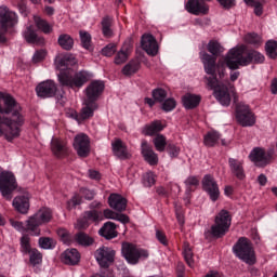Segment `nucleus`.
I'll return each mask as SVG.
<instances>
[{
	"mask_svg": "<svg viewBox=\"0 0 277 277\" xmlns=\"http://www.w3.org/2000/svg\"><path fill=\"white\" fill-rule=\"evenodd\" d=\"M51 150L53 155L58 159H64V157L68 155V147L66 146V142L60 138H52Z\"/></svg>",
	"mask_w": 277,
	"mask_h": 277,
	"instance_id": "22",
	"label": "nucleus"
},
{
	"mask_svg": "<svg viewBox=\"0 0 277 277\" xmlns=\"http://www.w3.org/2000/svg\"><path fill=\"white\" fill-rule=\"evenodd\" d=\"M98 235H101V237H105V239H115V237H118V232H116V223L106 222L98 230Z\"/></svg>",
	"mask_w": 277,
	"mask_h": 277,
	"instance_id": "28",
	"label": "nucleus"
},
{
	"mask_svg": "<svg viewBox=\"0 0 277 277\" xmlns=\"http://www.w3.org/2000/svg\"><path fill=\"white\" fill-rule=\"evenodd\" d=\"M45 57H47V51L39 50L34 54L32 62H34V64H38V63L42 62V60H44Z\"/></svg>",
	"mask_w": 277,
	"mask_h": 277,
	"instance_id": "58",
	"label": "nucleus"
},
{
	"mask_svg": "<svg viewBox=\"0 0 277 277\" xmlns=\"http://www.w3.org/2000/svg\"><path fill=\"white\" fill-rule=\"evenodd\" d=\"M113 24H114V19H111V17L109 16H105L102 19V31L105 38H111V36H114V30H111Z\"/></svg>",
	"mask_w": 277,
	"mask_h": 277,
	"instance_id": "36",
	"label": "nucleus"
},
{
	"mask_svg": "<svg viewBox=\"0 0 277 277\" xmlns=\"http://www.w3.org/2000/svg\"><path fill=\"white\" fill-rule=\"evenodd\" d=\"M220 142V134L217 131H210L205 135L203 144L205 146H208L209 148H212Z\"/></svg>",
	"mask_w": 277,
	"mask_h": 277,
	"instance_id": "37",
	"label": "nucleus"
},
{
	"mask_svg": "<svg viewBox=\"0 0 277 277\" xmlns=\"http://www.w3.org/2000/svg\"><path fill=\"white\" fill-rule=\"evenodd\" d=\"M141 47L147 55L155 57L159 53V44H157V39L153 35H143L141 39Z\"/></svg>",
	"mask_w": 277,
	"mask_h": 277,
	"instance_id": "17",
	"label": "nucleus"
},
{
	"mask_svg": "<svg viewBox=\"0 0 277 277\" xmlns=\"http://www.w3.org/2000/svg\"><path fill=\"white\" fill-rule=\"evenodd\" d=\"M114 256L116 251L108 247H101L95 251V259L102 267H109V264L114 263Z\"/></svg>",
	"mask_w": 277,
	"mask_h": 277,
	"instance_id": "14",
	"label": "nucleus"
},
{
	"mask_svg": "<svg viewBox=\"0 0 277 277\" xmlns=\"http://www.w3.org/2000/svg\"><path fill=\"white\" fill-rule=\"evenodd\" d=\"M83 107L79 115H76V120H88L94 116V111L98 109L96 102H91L90 100H84Z\"/></svg>",
	"mask_w": 277,
	"mask_h": 277,
	"instance_id": "21",
	"label": "nucleus"
},
{
	"mask_svg": "<svg viewBox=\"0 0 277 277\" xmlns=\"http://www.w3.org/2000/svg\"><path fill=\"white\" fill-rule=\"evenodd\" d=\"M155 184V173L147 172L143 175V185L145 187H153Z\"/></svg>",
	"mask_w": 277,
	"mask_h": 277,
	"instance_id": "52",
	"label": "nucleus"
},
{
	"mask_svg": "<svg viewBox=\"0 0 277 277\" xmlns=\"http://www.w3.org/2000/svg\"><path fill=\"white\" fill-rule=\"evenodd\" d=\"M92 78V75L88 71H79L74 76L68 72H61L58 75V81L61 84L66 85L67 88H82L84 83H88V80Z\"/></svg>",
	"mask_w": 277,
	"mask_h": 277,
	"instance_id": "6",
	"label": "nucleus"
},
{
	"mask_svg": "<svg viewBox=\"0 0 277 277\" xmlns=\"http://www.w3.org/2000/svg\"><path fill=\"white\" fill-rule=\"evenodd\" d=\"M232 221L230 212H228V210H221L215 216V223L211 226L210 233L212 237H216V239L224 237L230 228Z\"/></svg>",
	"mask_w": 277,
	"mask_h": 277,
	"instance_id": "5",
	"label": "nucleus"
},
{
	"mask_svg": "<svg viewBox=\"0 0 277 277\" xmlns=\"http://www.w3.org/2000/svg\"><path fill=\"white\" fill-rule=\"evenodd\" d=\"M164 127L163 123H161V121L156 120L154 122H151L150 124H147L144 127L143 133L144 135H155L161 131H163Z\"/></svg>",
	"mask_w": 277,
	"mask_h": 277,
	"instance_id": "32",
	"label": "nucleus"
},
{
	"mask_svg": "<svg viewBox=\"0 0 277 277\" xmlns=\"http://www.w3.org/2000/svg\"><path fill=\"white\" fill-rule=\"evenodd\" d=\"M186 10L189 14L200 16V14H209V4L201 2V0H188L186 3Z\"/></svg>",
	"mask_w": 277,
	"mask_h": 277,
	"instance_id": "20",
	"label": "nucleus"
},
{
	"mask_svg": "<svg viewBox=\"0 0 277 277\" xmlns=\"http://www.w3.org/2000/svg\"><path fill=\"white\" fill-rule=\"evenodd\" d=\"M154 146L158 153H163L166 150V146H168V141L163 134H158L153 140Z\"/></svg>",
	"mask_w": 277,
	"mask_h": 277,
	"instance_id": "41",
	"label": "nucleus"
},
{
	"mask_svg": "<svg viewBox=\"0 0 277 277\" xmlns=\"http://www.w3.org/2000/svg\"><path fill=\"white\" fill-rule=\"evenodd\" d=\"M13 207L18 213L26 214L29 211V196L21 195L14 198Z\"/></svg>",
	"mask_w": 277,
	"mask_h": 277,
	"instance_id": "26",
	"label": "nucleus"
},
{
	"mask_svg": "<svg viewBox=\"0 0 277 277\" xmlns=\"http://www.w3.org/2000/svg\"><path fill=\"white\" fill-rule=\"evenodd\" d=\"M90 226V221L85 217V215L83 214L82 219H79L77 221V228L79 230H85V228H89Z\"/></svg>",
	"mask_w": 277,
	"mask_h": 277,
	"instance_id": "60",
	"label": "nucleus"
},
{
	"mask_svg": "<svg viewBox=\"0 0 277 277\" xmlns=\"http://www.w3.org/2000/svg\"><path fill=\"white\" fill-rule=\"evenodd\" d=\"M266 54L271 57V60H276L277 57V41L269 40L265 44Z\"/></svg>",
	"mask_w": 277,
	"mask_h": 277,
	"instance_id": "43",
	"label": "nucleus"
},
{
	"mask_svg": "<svg viewBox=\"0 0 277 277\" xmlns=\"http://www.w3.org/2000/svg\"><path fill=\"white\" fill-rule=\"evenodd\" d=\"M185 109H194L200 105V96L187 93L182 97Z\"/></svg>",
	"mask_w": 277,
	"mask_h": 277,
	"instance_id": "30",
	"label": "nucleus"
},
{
	"mask_svg": "<svg viewBox=\"0 0 277 277\" xmlns=\"http://www.w3.org/2000/svg\"><path fill=\"white\" fill-rule=\"evenodd\" d=\"M108 205L110 209L119 211V213L127 211V199L119 194H110Z\"/></svg>",
	"mask_w": 277,
	"mask_h": 277,
	"instance_id": "23",
	"label": "nucleus"
},
{
	"mask_svg": "<svg viewBox=\"0 0 277 277\" xmlns=\"http://www.w3.org/2000/svg\"><path fill=\"white\" fill-rule=\"evenodd\" d=\"M184 259L189 267H194V252L189 245L184 246Z\"/></svg>",
	"mask_w": 277,
	"mask_h": 277,
	"instance_id": "48",
	"label": "nucleus"
},
{
	"mask_svg": "<svg viewBox=\"0 0 277 277\" xmlns=\"http://www.w3.org/2000/svg\"><path fill=\"white\" fill-rule=\"evenodd\" d=\"M80 194L84 197V200H94V196H96L94 190H90L88 188H80Z\"/></svg>",
	"mask_w": 277,
	"mask_h": 277,
	"instance_id": "59",
	"label": "nucleus"
},
{
	"mask_svg": "<svg viewBox=\"0 0 277 277\" xmlns=\"http://www.w3.org/2000/svg\"><path fill=\"white\" fill-rule=\"evenodd\" d=\"M18 23V17L14 11H10L8 6H0V29L8 31Z\"/></svg>",
	"mask_w": 277,
	"mask_h": 277,
	"instance_id": "11",
	"label": "nucleus"
},
{
	"mask_svg": "<svg viewBox=\"0 0 277 277\" xmlns=\"http://www.w3.org/2000/svg\"><path fill=\"white\" fill-rule=\"evenodd\" d=\"M21 252H23V254H29V252H31V238L29 237V235H24L21 238Z\"/></svg>",
	"mask_w": 277,
	"mask_h": 277,
	"instance_id": "42",
	"label": "nucleus"
},
{
	"mask_svg": "<svg viewBox=\"0 0 277 277\" xmlns=\"http://www.w3.org/2000/svg\"><path fill=\"white\" fill-rule=\"evenodd\" d=\"M208 51L201 54V60L203 64L205 71L207 75L205 77L206 85L209 90L214 91V96L225 107L230 105V94L228 93V87L224 82V77H226V66L222 62H217V55L224 53V48L217 41H210L208 43ZM213 55V56H212Z\"/></svg>",
	"mask_w": 277,
	"mask_h": 277,
	"instance_id": "1",
	"label": "nucleus"
},
{
	"mask_svg": "<svg viewBox=\"0 0 277 277\" xmlns=\"http://www.w3.org/2000/svg\"><path fill=\"white\" fill-rule=\"evenodd\" d=\"M263 64L265 56L254 50L246 51V45L229 50L225 57V64L229 70H237L239 66H249V64Z\"/></svg>",
	"mask_w": 277,
	"mask_h": 277,
	"instance_id": "3",
	"label": "nucleus"
},
{
	"mask_svg": "<svg viewBox=\"0 0 277 277\" xmlns=\"http://www.w3.org/2000/svg\"><path fill=\"white\" fill-rule=\"evenodd\" d=\"M79 34L83 49L90 50V47H92V36L85 30H80Z\"/></svg>",
	"mask_w": 277,
	"mask_h": 277,
	"instance_id": "47",
	"label": "nucleus"
},
{
	"mask_svg": "<svg viewBox=\"0 0 277 277\" xmlns=\"http://www.w3.org/2000/svg\"><path fill=\"white\" fill-rule=\"evenodd\" d=\"M141 154L149 166H157L159 163V156L153 149V145L148 144L146 140H143L141 143Z\"/></svg>",
	"mask_w": 277,
	"mask_h": 277,
	"instance_id": "18",
	"label": "nucleus"
},
{
	"mask_svg": "<svg viewBox=\"0 0 277 277\" xmlns=\"http://www.w3.org/2000/svg\"><path fill=\"white\" fill-rule=\"evenodd\" d=\"M76 240L80 246L90 247L94 243V238L90 237V235L80 232L76 235Z\"/></svg>",
	"mask_w": 277,
	"mask_h": 277,
	"instance_id": "40",
	"label": "nucleus"
},
{
	"mask_svg": "<svg viewBox=\"0 0 277 277\" xmlns=\"http://www.w3.org/2000/svg\"><path fill=\"white\" fill-rule=\"evenodd\" d=\"M28 254H30L29 261L32 265H40L42 263V253L38 249H32Z\"/></svg>",
	"mask_w": 277,
	"mask_h": 277,
	"instance_id": "49",
	"label": "nucleus"
},
{
	"mask_svg": "<svg viewBox=\"0 0 277 277\" xmlns=\"http://www.w3.org/2000/svg\"><path fill=\"white\" fill-rule=\"evenodd\" d=\"M113 155L117 157V159H121L122 161L127 159H131V153H129V148L127 144L122 142L120 138H115L111 142Z\"/></svg>",
	"mask_w": 277,
	"mask_h": 277,
	"instance_id": "19",
	"label": "nucleus"
},
{
	"mask_svg": "<svg viewBox=\"0 0 277 277\" xmlns=\"http://www.w3.org/2000/svg\"><path fill=\"white\" fill-rule=\"evenodd\" d=\"M60 66L68 68L69 66H75L77 64V58L72 54H65L58 61Z\"/></svg>",
	"mask_w": 277,
	"mask_h": 277,
	"instance_id": "44",
	"label": "nucleus"
},
{
	"mask_svg": "<svg viewBox=\"0 0 277 277\" xmlns=\"http://www.w3.org/2000/svg\"><path fill=\"white\" fill-rule=\"evenodd\" d=\"M156 239L162 243V246H168V238L166 237V233L157 229L156 230Z\"/></svg>",
	"mask_w": 277,
	"mask_h": 277,
	"instance_id": "62",
	"label": "nucleus"
},
{
	"mask_svg": "<svg viewBox=\"0 0 277 277\" xmlns=\"http://www.w3.org/2000/svg\"><path fill=\"white\" fill-rule=\"evenodd\" d=\"M58 44L64 49V51H71L72 47H75V40L70 35L63 34L58 37Z\"/></svg>",
	"mask_w": 277,
	"mask_h": 277,
	"instance_id": "34",
	"label": "nucleus"
},
{
	"mask_svg": "<svg viewBox=\"0 0 277 277\" xmlns=\"http://www.w3.org/2000/svg\"><path fill=\"white\" fill-rule=\"evenodd\" d=\"M39 246L43 250H53L55 248V240L49 237L39 238Z\"/></svg>",
	"mask_w": 277,
	"mask_h": 277,
	"instance_id": "46",
	"label": "nucleus"
},
{
	"mask_svg": "<svg viewBox=\"0 0 277 277\" xmlns=\"http://www.w3.org/2000/svg\"><path fill=\"white\" fill-rule=\"evenodd\" d=\"M16 187V177L14 176V173L4 171L0 174V192L5 200L12 198V192H14Z\"/></svg>",
	"mask_w": 277,
	"mask_h": 277,
	"instance_id": "8",
	"label": "nucleus"
},
{
	"mask_svg": "<svg viewBox=\"0 0 277 277\" xmlns=\"http://www.w3.org/2000/svg\"><path fill=\"white\" fill-rule=\"evenodd\" d=\"M24 38L28 44H37L39 47L44 44V39L36 34V30H34V26L31 25L24 31Z\"/></svg>",
	"mask_w": 277,
	"mask_h": 277,
	"instance_id": "27",
	"label": "nucleus"
},
{
	"mask_svg": "<svg viewBox=\"0 0 277 277\" xmlns=\"http://www.w3.org/2000/svg\"><path fill=\"white\" fill-rule=\"evenodd\" d=\"M10 224L11 226H13V228L18 230L19 233H27V227L23 222L10 220Z\"/></svg>",
	"mask_w": 277,
	"mask_h": 277,
	"instance_id": "56",
	"label": "nucleus"
},
{
	"mask_svg": "<svg viewBox=\"0 0 277 277\" xmlns=\"http://www.w3.org/2000/svg\"><path fill=\"white\" fill-rule=\"evenodd\" d=\"M249 6L254 9L255 16H261L263 14V4L261 2H252V4Z\"/></svg>",
	"mask_w": 277,
	"mask_h": 277,
	"instance_id": "61",
	"label": "nucleus"
},
{
	"mask_svg": "<svg viewBox=\"0 0 277 277\" xmlns=\"http://www.w3.org/2000/svg\"><path fill=\"white\" fill-rule=\"evenodd\" d=\"M140 70V61L138 60H132L130 61L122 69V74L126 75V77H131V75H135Z\"/></svg>",
	"mask_w": 277,
	"mask_h": 277,
	"instance_id": "35",
	"label": "nucleus"
},
{
	"mask_svg": "<svg viewBox=\"0 0 277 277\" xmlns=\"http://www.w3.org/2000/svg\"><path fill=\"white\" fill-rule=\"evenodd\" d=\"M229 169L232 174L236 176L239 181H243L246 179V171L243 170V161L237 160L235 158L228 159Z\"/></svg>",
	"mask_w": 277,
	"mask_h": 277,
	"instance_id": "24",
	"label": "nucleus"
},
{
	"mask_svg": "<svg viewBox=\"0 0 277 277\" xmlns=\"http://www.w3.org/2000/svg\"><path fill=\"white\" fill-rule=\"evenodd\" d=\"M25 124V116L21 104L10 94H0V137L8 142L21 137V128Z\"/></svg>",
	"mask_w": 277,
	"mask_h": 277,
	"instance_id": "2",
	"label": "nucleus"
},
{
	"mask_svg": "<svg viewBox=\"0 0 277 277\" xmlns=\"http://www.w3.org/2000/svg\"><path fill=\"white\" fill-rule=\"evenodd\" d=\"M233 251L234 254L247 265H254L256 263V253H254L252 242H250L248 238H239L233 247Z\"/></svg>",
	"mask_w": 277,
	"mask_h": 277,
	"instance_id": "4",
	"label": "nucleus"
},
{
	"mask_svg": "<svg viewBox=\"0 0 277 277\" xmlns=\"http://www.w3.org/2000/svg\"><path fill=\"white\" fill-rule=\"evenodd\" d=\"M131 54V44L124 43L121 50L115 56V64L120 66V64H124L127 60H129V55Z\"/></svg>",
	"mask_w": 277,
	"mask_h": 277,
	"instance_id": "31",
	"label": "nucleus"
},
{
	"mask_svg": "<svg viewBox=\"0 0 277 277\" xmlns=\"http://www.w3.org/2000/svg\"><path fill=\"white\" fill-rule=\"evenodd\" d=\"M167 96H168V92H166V90H163V89H155L153 91V98L157 103H163V101H166Z\"/></svg>",
	"mask_w": 277,
	"mask_h": 277,
	"instance_id": "51",
	"label": "nucleus"
},
{
	"mask_svg": "<svg viewBox=\"0 0 277 277\" xmlns=\"http://www.w3.org/2000/svg\"><path fill=\"white\" fill-rule=\"evenodd\" d=\"M35 215L41 224H49L53 220V211L49 208H41Z\"/></svg>",
	"mask_w": 277,
	"mask_h": 277,
	"instance_id": "33",
	"label": "nucleus"
},
{
	"mask_svg": "<svg viewBox=\"0 0 277 277\" xmlns=\"http://www.w3.org/2000/svg\"><path fill=\"white\" fill-rule=\"evenodd\" d=\"M202 187L210 196V200H212V202H217L220 198V186H217V182H215V179L212 175L208 174L202 179Z\"/></svg>",
	"mask_w": 277,
	"mask_h": 277,
	"instance_id": "13",
	"label": "nucleus"
},
{
	"mask_svg": "<svg viewBox=\"0 0 277 277\" xmlns=\"http://www.w3.org/2000/svg\"><path fill=\"white\" fill-rule=\"evenodd\" d=\"M116 51H117L116 43H109L108 45L103 48L102 55H104L105 57H111V55H114Z\"/></svg>",
	"mask_w": 277,
	"mask_h": 277,
	"instance_id": "53",
	"label": "nucleus"
},
{
	"mask_svg": "<svg viewBox=\"0 0 277 277\" xmlns=\"http://www.w3.org/2000/svg\"><path fill=\"white\" fill-rule=\"evenodd\" d=\"M236 120L241 127H254L256 118L250 110V106L246 104H236Z\"/></svg>",
	"mask_w": 277,
	"mask_h": 277,
	"instance_id": "9",
	"label": "nucleus"
},
{
	"mask_svg": "<svg viewBox=\"0 0 277 277\" xmlns=\"http://www.w3.org/2000/svg\"><path fill=\"white\" fill-rule=\"evenodd\" d=\"M83 215L89 222H93L94 224H98V222H103L102 211L88 210V211H84Z\"/></svg>",
	"mask_w": 277,
	"mask_h": 277,
	"instance_id": "39",
	"label": "nucleus"
},
{
	"mask_svg": "<svg viewBox=\"0 0 277 277\" xmlns=\"http://www.w3.org/2000/svg\"><path fill=\"white\" fill-rule=\"evenodd\" d=\"M167 151L169 153L170 157L174 158V157H179V155L181 153V148H179L174 144H168Z\"/></svg>",
	"mask_w": 277,
	"mask_h": 277,
	"instance_id": "57",
	"label": "nucleus"
},
{
	"mask_svg": "<svg viewBox=\"0 0 277 277\" xmlns=\"http://www.w3.org/2000/svg\"><path fill=\"white\" fill-rule=\"evenodd\" d=\"M185 185L188 189H192V187H198L200 185V180H198L197 176H189L186 179Z\"/></svg>",
	"mask_w": 277,
	"mask_h": 277,
	"instance_id": "55",
	"label": "nucleus"
},
{
	"mask_svg": "<svg viewBox=\"0 0 277 277\" xmlns=\"http://www.w3.org/2000/svg\"><path fill=\"white\" fill-rule=\"evenodd\" d=\"M121 252L130 265H137L140 259H148V251L140 249L131 242H123Z\"/></svg>",
	"mask_w": 277,
	"mask_h": 277,
	"instance_id": "7",
	"label": "nucleus"
},
{
	"mask_svg": "<svg viewBox=\"0 0 277 277\" xmlns=\"http://www.w3.org/2000/svg\"><path fill=\"white\" fill-rule=\"evenodd\" d=\"M274 147L268 148L265 150L264 148L261 147H255L253 150L250 153L249 157L255 166H267L269 161H272V157H274Z\"/></svg>",
	"mask_w": 277,
	"mask_h": 277,
	"instance_id": "10",
	"label": "nucleus"
},
{
	"mask_svg": "<svg viewBox=\"0 0 277 277\" xmlns=\"http://www.w3.org/2000/svg\"><path fill=\"white\" fill-rule=\"evenodd\" d=\"M72 146L77 155L83 159L90 155V137L87 134L80 133L76 135Z\"/></svg>",
	"mask_w": 277,
	"mask_h": 277,
	"instance_id": "12",
	"label": "nucleus"
},
{
	"mask_svg": "<svg viewBox=\"0 0 277 277\" xmlns=\"http://www.w3.org/2000/svg\"><path fill=\"white\" fill-rule=\"evenodd\" d=\"M40 226H42V224L34 214L26 221V233H29L35 237H40Z\"/></svg>",
	"mask_w": 277,
	"mask_h": 277,
	"instance_id": "29",
	"label": "nucleus"
},
{
	"mask_svg": "<svg viewBox=\"0 0 277 277\" xmlns=\"http://www.w3.org/2000/svg\"><path fill=\"white\" fill-rule=\"evenodd\" d=\"M62 261L65 265H78L81 261V253L77 249H67L62 254Z\"/></svg>",
	"mask_w": 277,
	"mask_h": 277,
	"instance_id": "25",
	"label": "nucleus"
},
{
	"mask_svg": "<svg viewBox=\"0 0 277 277\" xmlns=\"http://www.w3.org/2000/svg\"><path fill=\"white\" fill-rule=\"evenodd\" d=\"M245 41L248 42V44H253V47H261L262 44L261 36L255 32L246 35Z\"/></svg>",
	"mask_w": 277,
	"mask_h": 277,
	"instance_id": "45",
	"label": "nucleus"
},
{
	"mask_svg": "<svg viewBox=\"0 0 277 277\" xmlns=\"http://www.w3.org/2000/svg\"><path fill=\"white\" fill-rule=\"evenodd\" d=\"M103 90H105V83L101 80L92 81L85 89L87 98L85 101H91L96 103L98 101V96L103 94Z\"/></svg>",
	"mask_w": 277,
	"mask_h": 277,
	"instance_id": "15",
	"label": "nucleus"
},
{
	"mask_svg": "<svg viewBox=\"0 0 277 277\" xmlns=\"http://www.w3.org/2000/svg\"><path fill=\"white\" fill-rule=\"evenodd\" d=\"M176 108V101L174 98H168L162 103L163 111H172Z\"/></svg>",
	"mask_w": 277,
	"mask_h": 277,
	"instance_id": "54",
	"label": "nucleus"
},
{
	"mask_svg": "<svg viewBox=\"0 0 277 277\" xmlns=\"http://www.w3.org/2000/svg\"><path fill=\"white\" fill-rule=\"evenodd\" d=\"M35 25L39 31H42V34H52L53 32V26L49 24L45 19H42L41 17H35Z\"/></svg>",
	"mask_w": 277,
	"mask_h": 277,
	"instance_id": "38",
	"label": "nucleus"
},
{
	"mask_svg": "<svg viewBox=\"0 0 277 277\" xmlns=\"http://www.w3.org/2000/svg\"><path fill=\"white\" fill-rule=\"evenodd\" d=\"M103 217L106 220H116V217H118V213L114 212L113 210L105 209L103 211Z\"/></svg>",
	"mask_w": 277,
	"mask_h": 277,
	"instance_id": "63",
	"label": "nucleus"
},
{
	"mask_svg": "<svg viewBox=\"0 0 277 277\" xmlns=\"http://www.w3.org/2000/svg\"><path fill=\"white\" fill-rule=\"evenodd\" d=\"M37 95L40 98H51L55 96L57 92V85L51 80L40 82L36 88Z\"/></svg>",
	"mask_w": 277,
	"mask_h": 277,
	"instance_id": "16",
	"label": "nucleus"
},
{
	"mask_svg": "<svg viewBox=\"0 0 277 277\" xmlns=\"http://www.w3.org/2000/svg\"><path fill=\"white\" fill-rule=\"evenodd\" d=\"M117 222H120L121 224H129L131 220L129 219V215L122 214V213H117V216L115 219Z\"/></svg>",
	"mask_w": 277,
	"mask_h": 277,
	"instance_id": "64",
	"label": "nucleus"
},
{
	"mask_svg": "<svg viewBox=\"0 0 277 277\" xmlns=\"http://www.w3.org/2000/svg\"><path fill=\"white\" fill-rule=\"evenodd\" d=\"M82 202H83V197H81V195L79 194H75L72 198L69 201H67L68 211H71V209H75V207H78Z\"/></svg>",
	"mask_w": 277,
	"mask_h": 277,
	"instance_id": "50",
	"label": "nucleus"
}]
</instances>
